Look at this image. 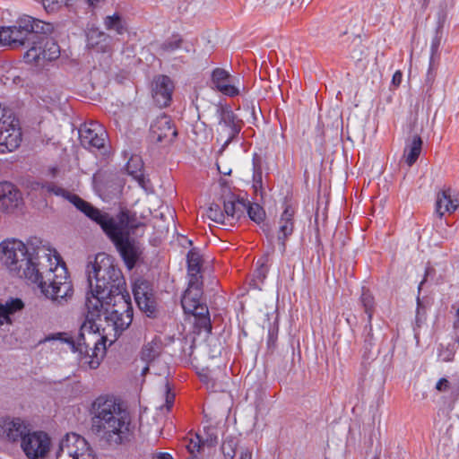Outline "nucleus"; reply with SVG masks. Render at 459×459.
Wrapping results in <instances>:
<instances>
[{
  "label": "nucleus",
  "instance_id": "2f4dec72",
  "mask_svg": "<svg viewBox=\"0 0 459 459\" xmlns=\"http://www.w3.org/2000/svg\"><path fill=\"white\" fill-rule=\"evenodd\" d=\"M246 211L247 212L248 217L255 223L260 224L264 221L265 212L259 204L247 202Z\"/></svg>",
  "mask_w": 459,
  "mask_h": 459
},
{
  "label": "nucleus",
  "instance_id": "9b49d317",
  "mask_svg": "<svg viewBox=\"0 0 459 459\" xmlns=\"http://www.w3.org/2000/svg\"><path fill=\"white\" fill-rule=\"evenodd\" d=\"M51 439L44 431H31L22 439L21 448L28 459H42L49 452Z\"/></svg>",
  "mask_w": 459,
  "mask_h": 459
},
{
  "label": "nucleus",
  "instance_id": "6e6552de",
  "mask_svg": "<svg viewBox=\"0 0 459 459\" xmlns=\"http://www.w3.org/2000/svg\"><path fill=\"white\" fill-rule=\"evenodd\" d=\"M22 139L21 128L12 109L0 103V153L16 150Z\"/></svg>",
  "mask_w": 459,
  "mask_h": 459
},
{
  "label": "nucleus",
  "instance_id": "8fccbe9b",
  "mask_svg": "<svg viewBox=\"0 0 459 459\" xmlns=\"http://www.w3.org/2000/svg\"><path fill=\"white\" fill-rule=\"evenodd\" d=\"M221 173H223L224 175H228L230 174V171H221Z\"/></svg>",
  "mask_w": 459,
  "mask_h": 459
},
{
  "label": "nucleus",
  "instance_id": "473e14b6",
  "mask_svg": "<svg viewBox=\"0 0 459 459\" xmlns=\"http://www.w3.org/2000/svg\"><path fill=\"white\" fill-rule=\"evenodd\" d=\"M436 389L438 392H450L452 394H457L459 393V384L451 382L446 377H442L437 382Z\"/></svg>",
  "mask_w": 459,
  "mask_h": 459
},
{
  "label": "nucleus",
  "instance_id": "f704fd0d",
  "mask_svg": "<svg viewBox=\"0 0 459 459\" xmlns=\"http://www.w3.org/2000/svg\"><path fill=\"white\" fill-rule=\"evenodd\" d=\"M180 43L181 39L178 36H173L171 39L163 43L162 49L165 52H172L179 48Z\"/></svg>",
  "mask_w": 459,
  "mask_h": 459
},
{
  "label": "nucleus",
  "instance_id": "f8f14e48",
  "mask_svg": "<svg viewBox=\"0 0 459 459\" xmlns=\"http://www.w3.org/2000/svg\"><path fill=\"white\" fill-rule=\"evenodd\" d=\"M212 82L220 92L229 97L238 96L245 89L239 76L231 75L222 68L212 71Z\"/></svg>",
  "mask_w": 459,
  "mask_h": 459
},
{
  "label": "nucleus",
  "instance_id": "e433bc0d",
  "mask_svg": "<svg viewBox=\"0 0 459 459\" xmlns=\"http://www.w3.org/2000/svg\"><path fill=\"white\" fill-rule=\"evenodd\" d=\"M204 443L203 438L199 434L195 435V438H191L186 447L190 454L194 455L196 452H199L201 444Z\"/></svg>",
  "mask_w": 459,
  "mask_h": 459
},
{
  "label": "nucleus",
  "instance_id": "bb28decb",
  "mask_svg": "<svg viewBox=\"0 0 459 459\" xmlns=\"http://www.w3.org/2000/svg\"><path fill=\"white\" fill-rule=\"evenodd\" d=\"M459 348V337L447 342H441L437 349V356L438 360L443 362H450L454 359L456 350Z\"/></svg>",
  "mask_w": 459,
  "mask_h": 459
},
{
  "label": "nucleus",
  "instance_id": "79ce46f5",
  "mask_svg": "<svg viewBox=\"0 0 459 459\" xmlns=\"http://www.w3.org/2000/svg\"><path fill=\"white\" fill-rule=\"evenodd\" d=\"M453 325H454V331H455L456 336L459 337V307L456 309Z\"/></svg>",
  "mask_w": 459,
  "mask_h": 459
},
{
  "label": "nucleus",
  "instance_id": "a19ab883",
  "mask_svg": "<svg viewBox=\"0 0 459 459\" xmlns=\"http://www.w3.org/2000/svg\"><path fill=\"white\" fill-rule=\"evenodd\" d=\"M424 318V313L421 312V306L420 299H417V311H416V324L420 325Z\"/></svg>",
  "mask_w": 459,
  "mask_h": 459
},
{
  "label": "nucleus",
  "instance_id": "4c0bfd02",
  "mask_svg": "<svg viewBox=\"0 0 459 459\" xmlns=\"http://www.w3.org/2000/svg\"><path fill=\"white\" fill-rule=\"evenodd\" d=\"M256 264L258 267L256 268V270L255 272V274H254L255 278L260 281H263L266 277L267 269L264 266V262L263 259L258 260Z\"/></svg>",
  "mask_w": 459,
  "mask_h": 459
},
{
  "label": "nucleus",
  "instance_id": "a18cd8bd",
  "mask_svg": "<svg viewBox=\"0 0 459 459\" xmlns=\"http://www.w3.org/2000/svg\"><path fill=\"white\" fill-rule=\"evenodd\" d=\"M100 0H66L67 4H71L73 2H83L87 3L90 5H94L96 3H99Z\"/></svg>",
  "mask_w": 459,
  "mask_h": 459
},
{
  "label": "nucleus",
  "instance_id": "9d476101",
  "mask_svg": "<svg viewBox=\"0 0 459 459\" xmlns=\"http://www.w3.org/2000/svg\"><path fill=\"white\" fill-rule=\"evenodd\" d=\"M215 116L218 123L216 126L217 141L222 142L221 151L238 134L240 124L234 113L224 108H216Z\"/></svg>",
  "mask_w": 459,
  "mask_h": 459
},
{
  "label": "nucleus",
  "instance_id": "cd10ccee",
  "mask_svg": "<svg viewBox=\"0 0 459 459\" xmlns=\"http://www.w3.org/2000/svg\"><path fill=\"white\" fill-rule=\"evenodd\" d=\"M202 265V255L196 249H191L187 254L188 280L197 278L201 281L200 271Z\"/></svg>",
  "mask_w": 459,
  "mask_h": 459
},
{
  "label": "nucleus",
  "instance_id": "09e8293b",
  "mask_svg": "<svg viewBox=\"0 0 459 459\" xmlns=\"http://www.w3.org/2000/svg\"><path fill=\"white\" fill-rule=\"evenodd\" d=\"M206 442L213 443L216 441V437H212V436L209 438H206Z\"/></svg>",
  "mask_w": 459,
  "mask_h": 459
},
{
  "label": "nucleus",
  "instance_id": "393cba45",
  "mask_svg": "<svg viewBox=\"0 0 459 459\" xmlns=\"http://www.w3.org/2000/svg\"><path fill=\"white\" fill-rule=\"evenodd\" d=\"M422 147V140L419 135H414L408 141L404 147L403 159L405 163L411 167L418 160Z\"/></svg>",
  "mask_w": 459,
  "mask_h": 459
},
{
  "label": "nucleus",
  "instance_id": "aec40b11",
  "mask_svg": "<svg viewBox=\"0 0 459 459\" xmlns=\"http://www.w3.org/2000/svg\"><path fill=\"white\" fill-rule=\"evenodd\" d=\"M459 206V194L450 188L444 189L437 195L436 213L442 217L445 213L454 212Z\"/></svg>",
  "mask_w": 459,
  "mask_h": 459
},
{
  "label": "nucleus",
  "instance_id": "58836bf2",
  "mask_svg": "<svg viewBox=\"0 0 459 459\" xmlns=\"http://www.w3.org/2000/svg\"><path fill=\"white\" fill-rule=\"evenodd\" d=\"M63 0H42V4L48 13L55 12L59 8Z\"/></svg>",
  "mask_w": 459,
  "mask_h": 459
},
{
  "label": "nucleus",
  "instance_id": "6ab92c4d",
  "mask_svg": "<svg viewBox=\"0 0 459 459\" xmlns=\"http://www.w3.org/2000/svg\"><path fill=\"white\" fill-rule=\"evenodd\" d=\"M177 135V131L167 116H160L151 126L152 139L157 143L171 142Z\"/></svg>",
  "mask_w": 459,
  "mask_h": 459
},
{
  "label": "nucleus",
  "instance_id": "4468645a",
  "mask_svg": "<svg viewBox=\"0 0 459 459\" xmlns=\"http://www.w3.org/2000/svg\"><path fill=\"white\" fill-rule=\"evenodd\" d=\"M46 189L48 193H51L56 196H62L67 199L71 204H73L79 211L83 212L87 217L91 219L93 221L96 219H100V214L102 212L99 209L94 208L89 203L81 199L76 195L71 194L65 189L56 186L54 184H49L46 186Z\"/></svg>",
  "mask_w": 459,
  "mask_h": 459
},
{
  "label": "nucleus",
  "instance_id": "20e7f679",
  "mask_svg": "<svg viewBox=\"0 0 459 459\" xmlns=\"http://www.w3.org/2000/svg\"><path fill=\"white\" fill-rule=\"evenodd\" d=\"M91 412L93 429L103 439L114 444L123 442L130 430V416L114 396H98L91 403Z\"/></svg>",
  "mask_w": 459,
  "mask_h": 459
},
{
  "label": "nucleus",
  "instance_id": "37998d69",
  "mask_svg": "<svg viewBox=\"0 0 459 459\" xmlns=\"http://www.w3.org/2000/svg\"><path fill=\"white\" fill-rule=\"evenodd\" d=\"M252 452L248 448H243L240 452L239 459H251Z\"/></svg>",
  "mask_w": 459,
  "mask_h": 459
},
{
  "label": "nucleus",
  "instance_id": "7ed1b4c3",
  "mask_svg": "<svg viewBox=\"0 0 459 459\" xmlns=\"http://www.w3.org/2000/svg\"><path fill=\"white\" fill-rule=\"evenodd\" d=\"M50 24L31 16L21 17L16 25L0 27V46L20 47L30 43L24 60L38 69H44L48 63L60 56L59 46L46 36Z\"/></svg>",
  "mask_w": 459,
  "mask_h": 459
},
{
  "label": "nucleus",
  "instance_id": "5701e85b",
  "mask_svg": "<svg viewBox=\"0 0 459 459\" xmlns=\"http://www.w3.org/2000/svg\"><path fill=\"white\" fill-rule=\"evenodd\" d=\"M247 208V202L244 200L231 198L223 204V213L230 226H232L244 214Z\"/></svg>",
  "mask_w": 459,
  "mask_h": 459
},
{
  "label": "nucleus",
  "instance_id": "4be33fe9",
  "mask_svg": "<svg viewBox=\"0 0 459 459\" xmlns=\"http://www.w3.org/2000/svg\"><path fill=\"white\" fill-rule=\"evenodd\" d=\"M126 173L131 176L138 185L146 192L149 190V180L143 174V161L137 155H133L126 165Z\"/></svg>",
  "mask_w": 459,
  "mask_h": 459
},
{
  "label": "nucleus",
  "instance_id": "c756f323",
  "mask_svg": "<svg viewBox=\"0 0 459 459\" xmlns=\"http://www.w3.org/2000/svg\"><path fill=\"white\" fill-rule=\"evenodd\" d=\"M104 24L107 30L114 31L118 35L125 33L126 30L125 21L117 13L108 15L104 20Z\"/></svg>",
  "mask_w": 459,
  "mask_h": 459
},
{
  "label": "nucleus",
  "instance_id": "a211bd4d",
  "mask_svg": "<svg viewBox=\"0 0 459 459\" xmlns=\"http://www.w3.org/2000/svg\"><path fill=\"white\" fill-rule=\"evenodd\" d=\"M174 84L166 75L156 77L152 83V97L160 107H167L171 100Z\"/></svg>",
  "mask_w": 459,
  "mask_h": 459
},
{
  "label": "nucleus",
  "instance_id": "1a4fd4ad",
  "mask_svg": "<svg viewBox=\"0 0 459 459\" xmlns=\"http://www.w3.org/2000/svg\"><path fill=\"white\" fill-rule=\"evenodd\" d=\"M162 341L160 337H154L146 342L140 352L141 376L144 377L151 369L155 375H160L166 370V365L161 361Z\"/></svg>",
  "mask_w": 459,
  "mask_h": 459
},
{
  "label": "nucleus",
  "instance_id": "412c9836",
  "mask_svg": "<svg viewBox=\"0 0 459 459\" xmlns=\"http://www.w3.org/2000/svg\"><path fill=\"white\" fill-rule=\"evenodd\" d=\"M294 213L295 211L290 205H286L284 211L282 212L278 226V233L277 238L278 240L281 241L282 249L285 248L284 241L286 238L290 236L294 228Z\"/></svg>",
  "mask_w": 459,
  "mask_h": 459
},
{
  "label": "nucleus",
  "instance_id": "2eb2a0df",
  "mask_svg": "<svg viewBox=\"0 0 459 459\" xmlns=\"http://www.w3.org/2000/svg\"><path fill=\"white\" fill-rule=\"evenodd\" d=\"M29 432L27 425L20 418H2L0 419V437L11 443L20 441Z\"/></svg>",
  "mask_w": 459,
  "mask_h": 459
},
{
  "label": "nucleus",
  "instance_id": "7c9ffc66",
  "mask_svg": "<svg viewBox=\"0 0 459 459\" xmlns=\"http://www.w3.org/2000/svg\"><path fill=\"white\" fill-rule=\"evenodd\" d=\"M205 215L210 221L216 224L230 227V222L227 221L223 211L219 204H211L207 209Z\"/></svg>",
  "mask_w": 459,
  "mask_h": 459
},
{
  "label": "nucleus",
  "instance_id": "f3484780",
  "mask_svg": "<svg viewBox=\"0 0 459 459\" xmlns=\"http://www.w3.org/2000/svg\"><path fill=\"white\" fill-rule=\"evenodd\" d=\"M22 203L21 192L11 183H0V210L12 212Z\"/></svg>",
  "mask_w": 459,
  "mask_h": 459
},
{
  "label": "nucleus",
  "instance_id": "49530a36",
  "mask_svg": "<svg viewBox=\"0 0 459 459\" xmlns=\"http://www.w3.org/2000/svg\"><path fill=\"white\" fill-rule=\"evenodd\" d=\"M154 459H172V456L168 453H160L155 455Z\"/></svg>",
  "mask_w": 459,
  "mask_h": 459
},
{
  "label": "nucleus",
  "instance_id": "c85d7f7f",
  "mask_svg": "<svg viewBox=\"0 0 459 459\" xmlns=\"http://www.w3.org/2000/svg\"><path fill=\"white\" fill-rule=\"evenodd\" d=\"M87 44L91 48H97L98 49L104 51L107 45L104 44L108 39L107 35L100 31L98 28H89L86 32Z\"/></svg>",
  "mask_w": 459,
  "mask_h": 459
},
{
  "label": "nucleus",
  "instance_id": "f257e3e1",
  "mask_svg": "<svg viewBox=\"0 0 459 459\" xmlns=\"http://www.w3.org/2000/svg\"><path fill=\"white\" fill-rule=\"evenodd\" d=\"M89 291L86 295V319L80 328L77 341L65 333L48 337L59 341L77 353L83 368H97L107 345H111L131 325L133 308L126 291V281L114 258L105 253L97 254L86 267Z\"/></svg>",
  "mask_w": 459,
  "mask_h": 459
},
{
  "label": "nucleus",
  "instance_id": "39448f33",
  "mask_svg": "<svg viewBox=\"0 0 459 459\" xmlns=\"http://www.w3.org/2000/svg\"><path fill=\"white\" fill-rule=\"evenodd\" d=\"M94 221L115 244L126 267L132 269L141 255L139 246L130 238L133 230L139 226L134 215L128 211H121L116 217L101 212L100 219Z\"/></svg>",
  "mask_w": 459,
  "mask_h": 459
},
{
  "label": "nucleus",
  "instance_id": "423d86ee",
  "mask_svg": "<svg viewBox=\"0 0 459 459\" xmlns=\"http://www.w3.org/2000/svg\"><path fill=\"white\" fill-rule=\"evenodd\" d=\"M202 281L197 278L188 280V287L183 294L181 305L186 314L193 315L204 328L211 331L209 311L207 307L201 301Z\"/></svg>",
  "mask_w": 459,
  "mask_h": 459
},
{
  "label": "nucleus",
  "instance_id": "b1692460",
  "mask_svg": "<svg viewBox=\"0 0 459 459\" xmlns=\"http://www.w3.org/2000/svg\"><path fill=\"white\" fill-rule=\"evenodd\" d=\"M0 82L9 87L22 86V71L18 67L4 65L0 68Z\"/></svg>",
  "mask_w": 459,
  "mask_h": 459
},
{
  "label": "nucleus",
  "instance_id": "72a5a7b5",
  "mask_svg": "<svg viewBox=\"0 0 459 459\" xmlns=\"http://www.w3.org/2000/svg\"><path fill=\"white\" fill-rule=\"evenodd\" d=\"M361 303H362L363 307H365L366 313L368 315V318L370 319L372 316L371 309L373 307L374 300H373V297L371 296V294L369 292L364 291L361 294Z\"/></svg>",
  "mask_w": 459,
  "mask_h": 459
},
{
  "label": "nucleus",
  "instance_id": "f03ea898",
  "mask_svg": "<svg viewBox=\"0 0 459 459\" xmlns=\"http://www.w3.org/2000/svg\"><path fill=\"white\" fill-rule=\"evenodd\" d=\"M0 263L11 273L36 284L48 298L61 302L73 294V286L60 255L43 247L34 256L29 247L14 238L0 242Z\"/></svg>",
  "mask_w": 459,
  "mask_h": 459
},
{
  "label": "nucleus",
  "instance_id": "c03bdc74",
  "mask_svg": "<svg viewBox=\"0 0 459 459\" xmlns=\"http://www.w3.org/2000/svg\"><path fill=\"white\" fill-rule=\"evenodd\" d=\"M403 74L401 72L397 71L394 73L393 76V83L395 85H399L402 81Z\"/></svg>",
  "mask_w": 459,
  "mask_h": 459
},
{
  "label": "nucleus",
  "instance_id": "c9c22d12",
  "mask_svg": "<svg viewBox=\"0 0 459 459\" xmlns=\"http://www.w3.org/2000/svg\"><path fill=\"white\" fill-rule=\"evenodd\" d=\"M224 456L227 459H233L235 456V444L232 440H226L221 446Z\"/></svg>",
  "mask_w": 459,
  "mask_h": 459
},
{
  "label": "nucleus",
  "instance_id": "ea45409f",
  "mask_svg": "<svg viewBox=\"0 0 459 459\" xmlns=\"http://www.w3.org/2000/svg\"><path fill=\"white\" fill-rule=\"evenodd\" d=\"M164 393L166 407L168 410H169L174 403L175 394L171 392L169 383H166L164 385Z\"/></svg>",
  "mask_w": 459,
  "mask_h": 459
},
{
  "label": "nucleus",
  "instance_id": "ddd939ff",
  "mask_svg": "<svg viewBox=\"0 0 459 459\" xmlns=\"http://www.w3.org/2000/svg\"><path fill=\"white\" fill-rule=\"evenodd\" d=\"M79 139L84 148L99 150L104 147L106 132L99 123L90 122L80 127Z\"/></svg>",
  "mask_w": 459,
  "mask_h": 459
},
{
  "label": "nucleus",
  "instance_id": "dca6fc26",
  "mask_svg": "<svg viewBox=\"0 0 459 459\" xmlns=\"http://www.w3.org/2000/svg\"><path fill=\"white\" fill-rule=\"evenodd\" d=\"M133 293L139 308L148 315L155 310V301L152 290L148 281L138 279L133 284Z\"/></svg>",
  "mask_w": 459,
  "mask_h": 459
},
{
  "label": "nucleus",
  "instance_id": "0eeeda50",
  "mask_svg": "<svg viewBox=\"0 0 459 459\" xmlns=\"http://www.w3.org/2000/svg\"><path fill=\"white\" fill-rule=\"evenodd\" d=\"M56 459H98L88 442L82 435L70 432L65 435L58 443Z\"/></svg>",
  "mask_w": 459,
  "mask_h": 459
},
{
  "label": "nucleus",
  "instance_id": "de8ad7c7",
  "mask_svg": "<svg viewBox=\"0 0 459 459\" xmlns=\"http://www.w3.org/2000/svg\"><path fill=\"white\" fill-rule=\"evenodd\" d=\"M438 44H439V42H438L437 39H433V41L431 43V50H432V52H435L437 49Z\"/></svg>",
  "mask_w": 459,
  "mask_h": 459
},
{
  "label": "nucleus",
  "instance_id": "a878e982",
  "mask_svg": "<svg viewBox=\"0 0 459 459\" xmlns=\"http://www.w3.org/2000/svg\"><path fill=\"white\" fill-rule=\"evenodd\" d=\"M20 299H10L4 303L0 302V325L11 324V316L23 307Z\"/></svg>",
  "mask_w": 459,
  "mask_h": 459
},
{
  "label": "nucleus",
  "instance_id": "3c124183",
  "mask_svg": "<svg viewBox=\"0 0 459 459\" xmlns=\"http://www.w3.org/2000/svg\"><path fill=\"white\" fill-rule=\"evenodd\" d=\"M188 459H197L195 456H191L190 458Z\"/></svg>",
  "mask_w": 459,
  "mask_h": 459
}]
</instances>
